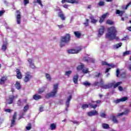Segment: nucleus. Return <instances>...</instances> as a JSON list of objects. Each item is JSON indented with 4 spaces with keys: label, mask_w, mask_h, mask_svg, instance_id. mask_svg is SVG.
Returning <instances> with one entry per match:
<instances>
[{
    "label": "nucleus",
    "mask_w": 131,
    "mask_h": 131,
    "mask_svg": "<svg viewBox=\"0 0 131 131\" xmlns=\"http://www.w3.org/2000/svg\"><path fill=\"white\" fill-rule=\"evenodd\" d=\"M116 35H117V30H116V28L115 27H111L108 28L105 37L110 40H114V39L118 40L119 37H117Z\"/></svg>",
    "instance_id": "nucleus-1"
},
{
    "label": "nucleus",
    "mask_w": 131,
    "mask_h": 131,
    "mask_svg": "<svg viewBox=\"0 0 131 131\" xmlns=\"http://www.w3.org/2000/svg\"><path fill=\"white\" fill-rule=\"evenodd\" d=\"M71 36L70 34H67L65 36H61L60 42V46L61 48L65 47L69 41H70V38Z\"/></svg>",
    "instance_id": "nucleus-2"
},
{
    "label": "nucleus",
    "mask_w": 131,
    "mask_h": 131,
    "mask_svg": "<svg viewBox=\"0 0 131 131\" xmlns=\"http://www.w3.org/2000/svg\"><path fill=\"white\" fill-rule=\"evenodd\" d=\"M122 83V81L118 82L115 84V82H113L110 83L108 84H103L101 85V89H104V90H107V89H110L114 86V89H116L119 85H120Z\"/></svg>",
    "instance_id": "nucleus-3"
},
{
    "label": "nucleus",
    "mask_w": 131,
    "mask_h": 131,
    "mask_svg": "<svg viewBox=\"0 0 131 131\" xmlns=\"http://www.w3.org/2000/svg\"><path fill=\"white\" fill-rule=\"evenodd\" d=\"M59 88V84L56 83L53 85V91L50 93L46 95V98L48 99V98H51L53 97H55L58 93V89Z\"/></svg>",
    "instance_id": "nucleus-4"
},
{
    "label": "nucleus",
    "mask_w": 131,
    "mask_h": 131,
    "mask_svg": "<svg viewBox=\"0 0 131 131\" xmlns=\"http://www.w3.org/2000/svg\"><path fill=\"white\" fill-rule=\"evenodd\" d=\"M102 65H103V66L107 65V66H109L110 67V68H107L106 69L105 73L109 72V70H110L112 68H114L115 67V66L114 65V64L113 63L108 64V63H107V62L106 61H102Z\"/></svg>",
    "instance_id": "nucleus-5"
},
{
    "label": "nucleus",
    "mask_w": 131,
    "mask_h": 131,
    "mask_svg": "<svg viewBox=\"0 0 131 131\" xmlns=\"http://www.w3.org/2000/svg\"><path fill=\"white\" fill-rule=\"evenodd\" d=\"M18 98V95L14 96V95H10L8 99L6 100V102L8 104H13V102H14V100L17 99Z\"/></svg>",
    "instance_id": "nucleus-6"
},
{
    "label": "nucleus",
    "mask_w": 131,
    "mask_h": 131,
    "mask_svg": "<svg viewBox=\"0 0 131 131\" xmlns=\"http://www.w3.org/2000/svg\"><path fill=\"white\" fill-rule=\"evenodd\" d=\"M83 61L86 62V63H95V59L89 56L84 57L83 58Z\"/></svg>",
    "instance_id": "nucleus-7"
},
{
    "label": "nucleus",
    "mask_w": 131,
    "mask_h": 131,
    "mask_svg": "<svg viewBox=\"0 0 131 131\" xmlns=\"http://www.w3.org/2000/svg\"><path fill=\"white\" fill-rule=\"evenodd\" d=\"M81 51V49L80 48H78L77 49H70L67 51L68 54H77V53H79Z\"/></svg>",
    "instance_id": "nucleus-8"
},
{
    "label": "nucleus",
    "mask_w": 131,
    "mask_h": 131,
    "mask_svg": "<svg viewBox=\"0 0 131 131\" xmlns=\"http://www.w3.org/2000/svg\"><path fill=\"white\" fill-rule=\"evenodd\" d=\"M104 32H105V27H104V26H102L98 30V37H101V36L104 34Z\"/></svg>",
    "instance_id": "nucleus-9"
},
{
    "label": "nucleus",
    "mask_w": 131,
    "mask_h": 131,
    "mask_svg": "<svg viewBox=\"0 0 131 131\" xmlns=\"http://www.w3.org/2000/svg\"><path fill=\"white\" fill-rule=\"evenodd\" d=\"M32 78V76L29 74V73H26V76L24 78V82H28L29 81L30 79Z\"/></svg>",
    "instance_id": "nucleus-10"
},
{
    "label": "nucleus",
    "mask_w": 131,
    "mask_h": 131,
    "mask_svg": "<svg viewBox=\"0 0 131 131\" xmlns=\"http://www.w3.org/2000/svg\"><path fill=\"white\" fill-rule=\"evenodd\" d=\"M71 99H72V96L71 95H70L69 97H68V99L66 101V111H68V107H69L70 101H71Z\"/></svg>",
    "instance_id": "nucleus-11"
},
{
    "label": "nucleus",
    "mask_w": 131,
    "mask_h": 131,
    "mask_svg": "<svg viewBox=\"0 0 131 131\" xmlns=\"http://www.w3.org/2000/svg\"><path fill=\"white\" fill-rule=\"evenodd\" d=\"M87 114L89 116L92 117V116H95V115H98L99 113H98V112L97 111H93L88 112Z\"/></svg>",
    "instance_id": "nucleus-12"
},
{
    "label": "nucleus",
    "mask_w": 131,
    "mask_h": 131,
    "mask_svg": "<svg viewBox=\"0 0 131 131\" xmlns=\"http://www.w3.org/2000/svg\"><path fill=\"white\" fill-rule=\"evenodd\" d=\"M8 46V42L7 41V39H3V45L2 46V51H6L7 50V46Z\"/></svg>",
    "instance_id": "nucleus-13"
},
{
    "label": "nucleus",
    "mask_w": 131,
    "mask_h": 131,
    "mask_svg": "<svg viewBox=\"0 0 131 131\" xmlns=\"http://www.w3.org/2000/svg\"><path fill=\"white\" fill-rule=\"evenodd\" d=\"M28 61L30 64L31 68L34 69V68H35V66H34V63H33V59L32 58H29L28 59Z\"/></svg>",
    "instance_id": "nucleus-14"
},
{
    "label": "nucleus",
    "mask_w": 131,
    "mask_h": 131,
    "mask_svg": "<svg viewBox=\"0 0 131 131\" xmlns=\"http://www.w3.org/2000/svg\"><path fill=\"white\" fill-rule=\"evenodd\" d=\"M7 79H8V78L6 76L2 77L0 79V84H5L6 81H7Z\"/></svg>",
    "instance_id": "nucleus-15"
},
{
    "label": "nucleus",
    "mask_w": 131,
    "mask_h": 131,
    "mask_svg": "<svg viewBox=\"0 0 131 131\" xmlns=\"http://www.w3.org/2000/svg\"><path fill=\"white\" fill-rule=\"evenodd\" d=\"M122 46V42H120L116 45H115L113 46L114 50H117V49H119Z\"/></svg>",
    "instance_id": "nucleus-16"
},
{
    "label": "nucleus",
    "mask_w": 131,
    "mask_h": 131,
    "mask_svg": "<svg viewBox=\"0 0 131 131\" xmlns=\"http://www.w3.org/2000/svg\"><path fill=\"white\" fill-rule=\"evenodd\" d=\"M16 76L18 79L22 78V74H21V72H20V70L18 69L16 70Z\"/></svg>",
    "instance_id": "nucleus-17"
},
{
    "label": "nucleus",
    "mask_w": 131,
    "mask_h": 131,
    "mask_svg": "<svg viewBox=\"0 0 131 131\" xmlns=\"http://www.w3.org/2000/svg\"><path fill=\"white\" fill-rule=\"evenodd\" d=\"M58 16L61 18V20H65V16H64V14H63V12H62V11H60L58 13Z\"/></svg>",
    "instance_id": "nucleus-18"
},
{
    "label": "nucleus",
    "mask_w": 131,
    "mask_h": 131,
    "mask_svg": "<svg viewBox=\"0 0 131 131\" xmlns=\"http://www.w3.org/2000/svg\"><path fill=\"white\" fill-rule=\"evenodd\" d=\"M66 3H69L70 4H78L79 2L76 0H66Z\"/></svg>",
    "instance_id": "nucleus-19"
},
{
    "label": "nucleus",
    "mask_w": 131,
    "mask_h": 131,
    "mask_svg": "<svg viewBox=\"0 0 131 131\" xmlns=\"http://www.w3.org/2000/svg\"><path fill=\"white\" fill-rule=\"evenodd\" d=\"M128 112H129L128 110H126L122 113L118 114V116H122V115H127V114H128Z\"/></svg>",
    "instance_id": "nucleus-20"
},
{
    "label": "nucleus",
    "mask_w": 131,
    "mask_h": 131,
    "mask_svg": "<svg viewBox=\"0 0 131 131\" xmlns=\"http://www.w3.org/2000/svg\"><path fill=\"white\" fill-rule=\"evenodd\" d=\"M83 68H84V64L81 63L80 65L78 66L77 67V70H78L79 71H80L82 69L83 70Z\"/></svg>",
    "instance_id": "nucleus-21"
},
{
    "label": "nucleus",
    "mask_w": 131,
    "mask_h": 131,
    "mask_svg": "<svg viewBox=\"0 0 131 131\" xmlns=\"http://www.w3.org/2000/svg\"><path fill=\"white\" fill-rule=\"evenodd\" d=\"M111 118L112 120V121L114 122V123H118V121L116 119V118L114 115H112L111 116Z\"/></svg>",
    "instance_id": "nucleus-22"
},
{
    "label": "nucleus",
    "mask_w": 131,
    "mask_h": 131,
    "mask_svg": "<svg viewBox=\"0 0 131 131\" xmlns=\"http://www.w3.org/2000/svg\"><path fill=\"white\" fill-rule=\"evenodd\" d=\"M73 81L74 83H75L76 84H77L78 81V76L77 75L74 77Z\"/></svg>",
    "instance_id": "nucleus-23"
},
{
    "label": "nucleus",
    "mask_w": 131,
    "mask_h": 131,
    "mask_svg": "<svg viewBox=\"0 0 131 131\" xmlns=\"http://www.w3.org/2000/svg\"><path fill=\"white\" fill-rule=\"evenodd\" d=\"M33 99L34 100H39V99H41V96L40 95L35 94L33 96Z\"/></svg>",
    "instance_id": "nucleus-24"
},
{
    "label": "nucleus",
    "mask_w": 131,
    "mask_h": 131,
    "mask_svg": "<svg viewBox=\"0 0 131 131\" xmlns=\"http://www.w3.org/2000/svg\"><path fill=\"white\" fill-rule=\"evenodd\" d=\"M16 20L17 24H20L21 22V15H20V14L17 15Z\"/></svg>",
    "instance_id": "nucleus-25"
},
{
    "label": "nucleus",
    "mask_w": 131,
    "mask_h": 131,
    "mask_svg": "<svg viewBox=\"0 0 131 131\" xmlns=\"http://www.w3.org/2000/svg\"><path fill=\"white\" fill-rule=\"evenodd\" d=\"M82 72L84 74H86V73H89V72H90V71H89V68L84 67L83 68Z\"/></svg>",
    "instance_id": "nucleus-26"
},
{
    "label": "nucleus",
    "mask_w": 131,
    "mask_h": 131,
    "mask_svg": "<svg viewBox=\"0 0 131 131\" xmlns=\"http://www.w3.org/2000/svg\"><path fill=\"white\" fill-rule=\"evenodd\" d=\"M15 88L17 90H20L21 89V85H20V82H19V81L16 82Z\"/></svg>",
    "instance_id": "nucleus-27"
},
{
    "label": "nucleus",
    "mask_w": 131,
    "mask_h": 131,
    "mask_svg": "<svg viewBox=\"0 0 131 131\" xmlns=\"http://www.w3.org/2000/svg\"><path fill=\"white\" fill-rule=\"evenodd\" d=\"M124 13V11H120L119 10H117L116 14L117 15H120V16H122L123 14Z\"/></svg>",
    "instance_id": "nucleus-28"
},
{
    "label": "nucleus",
    "mask_w": 131,
    "mask_h": 131,
    "mask_svg": "<svg viewBox=\"0 0 131 131\" xmlns=\"http://www.w3.org/2000/svg\"><path fill=\"white\" fill-rule=\"evenodd\" d=\"M74 35H75L76 37L79 38L80 36H81V34H80V32L78 31H75L74 32Z\"/></svg>",
    "instance_id": "nucleus-29"
},
{
    "label": "nucleus",
    "mask_w": 131,
    "mask_h": 131,
    "mask_svg": "<svg viewBox=\"0 0 131 131\" xmlns=\"http://www.w3.org/2000/svg\"><path fill=\"white\" fill-rule=\"evenodd\" d=\"M56 126L55 123H53L50 125V129H51V130H55V129H56Z\"/></svg>",
    "instance_id": "nucleus-30"
},
{
    "label": "nucleus",
    "mask_w": 131,
    "mask_h": 131,
    "mask_svg": "<svg viewBox=\"0 0 131 131\" xmlns=\"http://www.w3.org/2000/svg\"><path fill=\"white\" fill-rule=\"evenodd\" d=\"M29 109V105L27 104L24 108V113H26V111H27Z\"/></svg>",
    "instance_id": "nucleus-31"
},
{
    "label": "nucleus",
    "mask_w": 131,
    "mask_h": 131,
    "mask_svg": "<svg viewBox=\"0 0 131 131\" xmlns=\"http://www.w3.org/2000/svg\"><path fill=\"white\" fill-rule=\"evenodd\" d=\"M36 3H37V4H38V5H39L41 7H43L41 0H37L36 1H34V4H36Z\"/></svg>",
    "instance_id": "nucleus-32"
},
{
    "label": "nucleus",
    "mask_w": 131,
    "mask_h": 131,
    "mask_svg": "<svg viewBox=\"0 0 131 131\" xmlns=\"http://www.w3.org/2000/svg\"><path fill=\"white\" fill-rule=\"evenodd\" d=\"M46 77L48 80L49 81H51V75L48 73L46 74Z\"/></svg>",
    "instance_id": "nucleus-33"
},
{
    "label": "nucleus",
    "mask_w": 131,
    "mask_h": 131,
    "mask_svg": "<svg viewBox=\"0 0 131 131\" xmlns=\"http://www.w3.org/2000/svg\"><path fill=\"white\" fill-rule=\"evenodd\" d=\"M46 90V88H42L39 90L38 94H42L43 92Z\"/></svg>",
    "instance_id": "nucleus-34"
},
{
    "label": "nucleus",
    "mask_w": 131,
    "mask_h": 131,
    "mask_svg": "<svg viewBox=\"0 0 131 131\" xmlns=\"http://www.w3.org/2000/svg\"><path fill=\"white\" fill-rule=\"evenodd\" d=\"M89 105L90 106V107H91V108H93V109H96L98 106L97 104H93L92 103H90Z\"/></svg>",
    "instance_id": "nucleus-35"
},
{
    "label": "nucleus",
    "mask_w": 131,
    "mask_h": 131,
    "mask_svg": "<svg viewBox=\"0 0 131 131\" xmlns=\"http://www.w3.org/2000/svg\"><path fill=\"white\" fill-rule=\"evenodd\" d=\"M27 130H30L31 129V124L28 123V126L26 127Z\"/></svg>",
    "instance_id": "nucleus-36"
},
{
    "label": "nucleus",
    "mask_w": 131,
    "mask_h": 131,
    "mask_svg": "<svg viewBox=\"0 0 131 131\" xmlns=\"http://www.w3.org/2000/svg\"><path fill=\"white\" fill-rule=\"evenodd\" d=\"M102 127L105 129L107 128H109V125L107 124L103 123Z\"/></svg>",
    "instance_id": "nucleus-37"
},
{
    "label": "nucleus",
    "mask_w": 131,
    "mask_h": 131,
    "mask_svg": "<svg viewBox=\"0 0 131 131\" xmlns=\"http://www.w3.org/2000/svg\"><path fill=\"white\" fill-rule=\"evenodd\" d=\"M128 98L127 97H124L120 98L121 102H125L127 100H128Z\"/></svg>",
    "instance_id": "nucleus-38"
},
{
    "label": "nucleus",
    "mask_w": 131,
    "mask_h": 131,
    "mask_svg": "<svg viewBox=\"0 0 131 131\" xmlns=\"http://www.w3.org/2000/svg\"><path fill=\"white\" fill-rule=\"evenodd\" d=\"M16 125V121L15 120H11V127H13L14 125Z\"/></svg>",
    "instance_id": "nucleus-39"
},
{
    "label": "nucleus",
    "mask_w": 131,
    "mask_h": 131,
    "mask_svg": "<svg viewBox=\"0 0 131 131\" xmlns=\"http://www.w3.org/2000/svg\"><path fill=\"white\" fill-rule=\"evenodd\" d=\"M71 73H72V72L71 71H68L66 72L65 75H66V76H68V77H69V76L70 75V74H71Z\"/></svg>",
    "instance_id": "nucleus-40"
},
{
    "label": "nucleus",
    "mask_w": 131,
    "mask_h": 131,
    "mask_svg": "<svg viewBox=\"0 0 131 131\" xmlns=\"http://www.w3.org/2000/svg\"><path fill=\"white\" fill-rule=\"evenodd\" d=\"M90 19H91V23H93V24H95L98 22V20L95 19L92 17H90Z\"/></svg>",
    "instance_id": "nucleus-41"
},
{
    "label": "nucleus",
    "mask_w": 131,
    "mask_h": 131,
    "mask_svg": "<svg viewBox=\"0 0 131 131\" xmlns=\"http://www.w3.org/2000/svg\"><path fill=\"white\" fill-rule=\"evenodd\" d=\"M83 85H85V86H90V85H91V83L85 81L83 83Z\"/></svg>",
    "instance_id": "nucleus-42"
},
{
    "label": "nucleus",
    "mask_w": 131,
    "mask_h": 131,
    "mask_svg": "<svg viewBox=\"0 0 131 131\" xmlns=\"http://www.w3.org/2000/svg\"><path fill=\"white\" fill-rule=\"evenodd\" d=\"M131 2L129 3L126 6H122V9H124V10H126L129 6H130Z\"/></svg>",
    "instance_id": "nucleus-43"
},
{
    "label": "nucleus",
    "mask_w": 131,
    "mask_h": 131,
    "mask_svg": "<svg viewBox=\"0 0 131 131\" xmlns=\"http://www.w3.org/2000/svg\"><path fill=\"white\" fill-rule=\"evenodd\" d=\"M16 118H17V113L15 112L13 117H12V120H16Z\"/></svg>",
    "instance_id": "nucleus-44"
},
{
    "label": "nucleus",
    "mask_w": 131,
    "mask_h": 131,
    "mask_svg": "<svg viewBox=\"0 0 131 131\" xmlns=\"http://www.w3.org/2000/svg\"><path fill=\"white\" fill-rule=\"evenodd\" d=\"M17 104L18 106H22V101H21V99L17 101Z\"/></svg>",
    "instance_id": "nucleus-45"
},
{
    "label": "nucleus",
    "mask_w": 131,
    "mask_h": 131,
    "mask_svg": "<svg viewBox=\"0 0 131 131\" xmlns=\"http://www.w3.org/2000/svg\"><path fill=\"white\" fill-rule=\"evenodd\" d=\"M106 24H110V25H113V21H112V20H107L106 21Z\"/></svg>",
    "instance_id": "nucleus-46"
},
{
    "label": "nucleus",
    "mask_w": 131,
    "mask_h": 131,
    "mask_svg": "<svg viewBox=\"0 0 131 131\" xmlns=\"http://www.w3.org/2000/svg\"><path fill=\"white\" fill-rule=\"evenodd\" d=\"M82 108L83 109H86V108H89V105L88 104H83L82 105Z\"/></svg>",
    "instance_id": "nucleus-47"
},
{
    "label": "nucleus",
    "mask_w": 131,
    "mask_h": 131,
    "mask_svg": "<svg viewBox=\"0 0 131 131\" xmlns=\"http://www.w3.org/2000/svg\"><path fill=\"white\" fill-rule=\"evenodd\" d=\"M98 5L100 6V7H102V6H104V5H105V3L103 1H100L99 2Z\"/></svg>",
    "instance_id": "nucleus-48"
},
{
    "label": "nucleus",
    "mask_w": 131,
    "mask_h": 131,
    "mask_svg": "<svg viewBox=\"0 0 131 131\" xmlns=\"http://www.w3.org/2000/svg\"><path fill=\"white\" fill-rule=\"evenodd\" d=\"M129 51H125L123 53V56H127V55H129Z\"/></svg>",
    "instance_id": "nucleus-49"
},
{
    "label": "nucleus",
    "mask_w": 131,
    "mask_h": 131,
    "mask_svg": "<svg viewBox=\"0 0 131 131\" xmlns=\"http://www.w3.org/2000/svg\"><path fill=\"white\" fill-rule=\"evenodd\" d=\"M89 19H86V21L84 23V25H85V26H89Z\"/></svg>",
    "instance_id": "nucleus-50"
},
{
    "label": "nucleus",
    "mask_w": 131,
    "mask_h": 131,
    "mask_svg": "<svg viewBox=\"0 0 131 131\" xmlns=\"http://www.w3.org/2000/svg\"><path fill=\"white\" fill-rule=\"evenodd\" d=\"M24 115H25V113H23L21 115H20L19 118H18V120H20V119H21V118H23Z\"/></svg>",
    "instance_id": "nucleus-51"
},
{
    "label": "nucleus",
    "mask_w": 131,
    "mask_h": 131,
    "mask_svg": "<svg viewBox=\"0 0 131 131\" xmlns=\"http://www.w3.org/2000/svg\"><path fill=\"white\" fill-rule=\"evenodd\" d=\"M24 5L26 6L27 4H29V0H24Z\"/></svg>",
    "instance_id": "nucleus-52"
},
{
    "label": "nucleus",
    "mask_w": 131,
    "mask_h": 131,
    "mask_svg": "<svg viewBox=\"0 0 131 131\" xmlns=\"http://www.w3.org/2000/svg\"><path fill=\"white\" fill-rule=\"evenodd\" d=\"M5 112H8V113H10V112L11 111H13V110L9 109V108H7V109H5Z\"/></svg>",
    "instance_id": "nucleus-53"
},
{
    "label": "nucleus",
    "mask_w": 131,
    "mask_h": 131,
    "mask_svg": "<svg viewBox=\"0 0 131 131\" xmlns=\"http://www.w3.org/2000/svg\"><path fill=\"white\" fill-rule=\"evenodd\" d=\"M121 102L120 99H117L116 100H115L114 102L116 103V104H118V103H120Z\"/></svg>",
    "instance_id": "nucleus-54"
},
{
    "label": "nucleus",
    "mask_w": 131,
    "mask_h": 131,
    "mask_svg": "<svg viewBox=\"0 0 131 131\" xmlns=\"http://www.w3.org/2000/svg\"><path fill=\"white\" fill-rule=\"evenodd\" d=\"M107 15H108V13H105L104 14L102 15L101 16V18H103V19L107 17Z\"/></svg>",
    "instance_id": "nucleus-55"
},
{
    "label": "nucleus",
    "mask_w": 131,
    "mask_h": 131,
    "mask_svg": "<svg viewBox=\"0 0 131 131\" xmlns=\"http://www.w3.org/2000/svg\"><path fill=\"white\" fill-rule=\"evenodd\" d=\"M127 39H129L128 37L126 36L124 38H122L121 40H127Z\"/></svg>",
    "instance_id": "nucleus-56"
},
{
    "label": "nucleus",
    "mask_w": 131,
    "mask_h": 131,
    "mask_svg": "<svg viewBox=\"0 0 131 131\" xmlns=\"http://www.w3.org/2000/svg\"><path fill=\"white\" fill-rule=\"evenodd\" d=\"M101 100H97L96 102L94 101H92V103L94 104V103H97V104H100V103H101Z\"/></svg>",
    "instance_id": "nucleus-57"
},
{
    "label": "nucleus",
    "mask_w": 131,
    "mask_h": 131,
    "mask_svg": "<svg viewBox=\"0 0 131 131\" xmlns=\"http://www.w3.org/2000/svg\"><path fill=\"white\" fill-rule=\"evenodd\" d=\"M99 84L100 85V88L101 85H104V81H103V80H101L100 82H99Z\"/></svg>",
    "instance_id": "nucleus-58"
},
{
    "label": "nucleus",
    "mask_w": 131,
    "mask_h": 131,
    "mask_svg": "<svg viewBox=\"0 0 131 131\" xmlns=\"http://www.w3.org/2000/svg\"><path fill=\"white\" fill-rule=\"evenodd\" d=\"M100 116L103 118H105L106 117V114H105V113H102L101 114Z\"/></svg>",
    "instance_id": "nucleus-59"
},
{
    "label": "nucleus",
    "mask_w": 131,
    "mask_h": 131,
    "mask_svg": "<svg viewBox=\"0 0 131 131\" xmlns=\"http://www.w3.org/2000/svg\"><path fill=\"white\" fill-rule=\"evenodd\" d=\"M57 27H58V28L59 29H62V28H63V27H64V26H63V25H57Z\"/></svg>",
    "instance_id": "nucleus-60"
},
{
    "label": "nucleus",
    "mask_w": 131,
    "mask_h": 131,
    "mask_svg": "<svg viewBox=\"0 0 131 131\" xmlns=\"http://www.w3.org/2000/svg\"><path fill=\"white\" fill-rule=\"evenodd\" d=\"M118 90L120 92H122V91H123V88H122V86H119L118 87Z\"/></svg>",
    "instance_id": "nucleus-61"
},
{
    "label": "nucleus",
    "mask_w": 131,
    "mask_h": 131,
    "mask_svg": "<svg viewBox=\"0 0 131 131\" xmlns=\"http://www.w3.org/2000/svg\"><path fill=\"white\" fill-rule=\"evenodd\" d=\"M116 75H117V77H118L119 75V69H117V71H116Z\"/></svg>",
    "instance_id": "nucleus-62"
},
{
    "label": "nucleus",
    "mask_w": 131,
    "mask_h": 131,
    "mask_svg": "<svg viewBox=\"0 0 131 131\" xmlns=\"http://www.w3.org/2000/svg\"><path fill=\"white\" fill-rule=\"evenodd\" d=\"M39 111H40V112H43V106H40L39 107Z\"/></svg>",
    "instance_id": "nucleus-63"
},
{
    "label": "nucleus",
    "mask_w": 131,
    "mask_h": 131,
    "mask_svg": "<svg viewBox=\"0 0 131 131\" xmlns=\"http://www.w3.org/2000/svg\"><path fill=\"white\" fill-rule=\"evenodd\" d=\"M121 77H125V72L123 73V74H121Z\"/></svg>",
    "instance_id": "nucleus-64"
}]
</instances>
